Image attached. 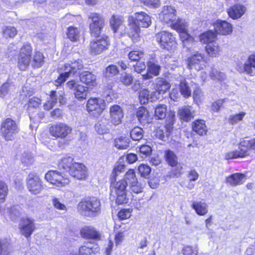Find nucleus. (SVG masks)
Segmentation results:
<instances>
[{"instance_id": "5fc2aeb1", "label": "nucleus", "mask_w": 255, "mask_h": 255, "mask_svg": "<svg viewBox=\"0 0 255 255\" xmlns=\"http://www.w3.org/2000/svg\"><path fill=\"white\" fill-rule=\"evenodd\" d=\"M125 165L123 163L117 162L114 166L112 171V179L116 181L117 176L121 173L124 172L125 169Z\"/></svg>"}, {"instance_id": "f03ea898", "label": "nucleus", "mask_w": 255, "mask_h": 255, "mask_svg": "<svg viewBox=\"0 0 255 255\" xmlns=\"http://www.w3.org/2000/svg\"><path fill=\"white\" fill-rule=\"evenodd\" d=\"M238 150L226 152L224 158L226 160L245 158L250 155L251 151L255 152V137L249 139H242L237 144Z\"/></svg>"}, {"instance_id": "c85d7f7f", "label": "nucleus", "mask_w": 255, "mask_h": 255, "mask_svg": "<svg viewBox=\"0 0 255 255\" xmlns=\"http://www.w3.org/2000/svg\"><path fill=\"white\" fill-rule=\"evenodd\" d=\"M253 69H255V53L248 56L247 62L243 65V72L250 76L255 75Z\"/></svg>"}, {"instance_id": "a19ab883", "label": "nucleus", "mask_w": 255, "mask_h": 255, "mask_svg": "<svg viewBox=\"0 0 255 255\" xmlns=\"http://www.w3.org/2000/svg\"><path fill=\"white\" fill-rule=\"evenodd\" d=\"M129 144L128 139L126 136H120L115 139V146L118 149H127L129 147Z\"/></svg>"}, {"instance_id": "7ed1b4c3", "label": "nucleus", "mask_w": 255, "mask_h": 255, "mask_svg": "<svg viewBox=\"0 0 255 255\" xmlns=\"http://www.w3.org/2000/svg\"><path fill=\"white\" fill-rule=\"evenodd\" d=\"M176 120L175 112L169 111L164 123H160L154 129L155 136L164 141L168 140L173 132Z\"/></svg>"}, {"instance_id": "09e8293b", "label": "nucleus", "mask_w": 255, "mask_h": 255, "mask_svg": "<svg viewBox=\"0 0 255 255\" xmlns=\"http://www.w3.org/2000/svg\"><path fill=\"white\" fill-rule=\"evenodd\" d=\"M143 129L139 127H134L130 131V137L133 140H139L143 137Z\"/></svg>"}, {"instance_id": "7c9ffc66", "label": "nucleus", "mask_w": 255, "mask_h": 255, "mask_svg": "<svg viewBox=\"0 0 255 255\" xmlns=\"http://www.w3.org/2000/svg\"><path fill=\"white\" fill-rule=\"evenodd\" d=\"M191 208L199 216H204L208 212L207 204L202 201H193Z\"/></svg>"}, {"instance_id": "1a4fd4ad", "label": "nucleus", "mask_w": 255, "mask_h": 255, "mask_svg": "<svg viewBox=\"0 0 255 255\" xmlns=\"http://www.w3.org/2000/svg\"><path fill=\"white\" fill-rule=\"evenodd\" d=\"M50 135L55 139H65L72 133V128L63 122L50 125L48 128Z\"/></svg>"}, {"instance_id": "a878e982", "label": "nucleus", "mask_w": 255, "mask_h": 255, "mask_svg": "<svg viewBox=\"0 0 255 255\" xmlns=\"http://www.w3.org/2000/svg\"><path fill=\"white\" fill-rule=\"evenodd\" d=\"M128 25L129 28L127 30L126 33L134 43L138 41L140 38V27L131 20L128 21Z\"/></svg>"}, {"instance_id": "f704fd0d", "label": "nucleus", "mask_w": 255, "mask_h": 255, "mask_svg": "<svg viewBox=\"0 0 255 255\" xmlns=\"http://www.w3.org/2000/svg\"><path fill=\"white\" fill-rule=\"evenodd\" d=\"M67 37L71 42L78 41L80 37V31L78 27L70 26L67 27L66 32Z\"/></svg>"}, {"instance_id": "b1692460", "label": "nucleus", "mask_w": 255, "mask_h": 255, "mask_svg": "<svg viewBox=\"0 0 255 255\" xmlns=\"http://www.w3.org/2000/svg\"><path fill=\"white\" fill-rule=\"evenodd\" d=\"M192 131L199 136L206 135L208 132V128L206 122L203 119H196L191 123Z\"/></svg>"}, {"instance_id": "2eb2a0df", "label": "nucleus", "mask_w": 255, "mask_h": 255, "mask_svg": "<svg viewBox=\"0 0 255 255\" xmlns=\"http://www.w3.org/2000/svg\"><path fill=\"white\" fill-rule=\"evenodd\" d=\"M68 88L73 91L75 98L79 101L87 99L88 96V87L78 83L76 80L72 79L67 82Z\"/></svg>"}, {"instance_id": "5701e85b", "label": "nucleus", "mask_w": 255, "mask_h": 255, "mask_svg": "<svg viewBox=\"0 0 255 255\" xmlns=\"http://www.w3.org/2000/svg\"><path fill=\"white\" fill-rule=\"evenodd\" d=\"M79 76L80 81L88 88H93L97 85L96 76L92 72L84 71L80 73Z\"/></svg>"}, {"instance_id": "2f4dec72", "label": "nucleus", "mask_w": 255, "mask_h": 255, "mask_svg": "<svg viewBox=\"0 0 255 255\" xmlns=\"http://www.w3.org/2000/svg\"><path fill=\"white\" fill-rule=\"evenodd\" d=\"M75 163L73 158L70 156H66L58 162V167L60 170H63L68 173L69 170H70L71 168Z\"/></svg>"}, {"instance_id": "393cba45", "label": "nucleus", "mask_w": 255, "mask_h": 255, "mask_svg": "<svg viewBox=\"0 0 255 255\" xmlns=\"http://www.w3.org/2000/svg\"><path fill=\"white\" fill-rule=\"evenodd\" d=\"M247 179L246 174L237 172L233 173L226 178L225 182L231 186H237L244 184Z\"/></svg>"}, {"instance_id": "e2e57ef3", "label": "nucleus", "mask_w": 255, "mask_h": 255, "mask_svg": "<svg viewBox=\"0 0 255 255\" xmlns=\"http://www.w3.org/2000/svg\"><path fill=\"white\" fill-rule=\"evenodd\" d=\"M17 33L16 28L13 26H6L3 30V34L6 37L13 38Z\"/></svg>"}, {"instance_id": "6e6552de", "label": "nucleus", "mask_w": 255, "mask_h": 255, "mask_svg": "<svg viewBox=\"0 0 255 255\" xmlns=\"http://www.w3.org/2000/svg\"><path fill=\"white\" fill-rule=\"evenodd\" d=\"M127 181L121 179L114 182L111 186V193L114 192L116 195L115 201L117 205L126 204L128 202V198L127 197Z\"/></svg>"}, {"instance_id": "f8f14e48", "label": "nucleus", "mask_w": 255, "mask_h": 255, "mask_svg": "<svg viewBox=\"0 0 255 255\" xmlns=\"http://www.w3.org/2000/svg\"><path fill=\"white\" fill-rule=\"evenodd\" d=\"M26 185L28 190L33 195L40 194L44 189L43 181L36 173L29 174Z\"/></svg>"}, {"instance_id": "49530a36", "label": "nucleus", "mask_w": 255, "mask_h": 255, "mask_svg": "<svg viewBox=\"0 0 255 255\" xmlns=\"http://www.w3.org/2000/svg\"><path fill=\"white\" fill-rule=\"evenodd\" d=\"M93 248L89 246V243L86 242L80 246L78 249V255H94Z\"/></svg>"}, {"instance_id": "6e6d98bb", "label": "nucleus", "mask_w": 255, "mask_h": 255, "mask_svg": "<svg viewBox=\"0 0 255 255\" xmlns=\"http://www.w3.org/2000/svg\"><path fill=\"white\" fill-rule=\"evenodd\" d=\"M132 212V209L131 208L122 209L117 214L118 219L121 221L128 219L131 217Z\"/></svg>"}, {"instance_id": "bb28decb", "label": "nucleus", "mask_w": 255, "mask_h": 255, "mask_svg": "<svg viewBox=\"0 0 255 255\" xmlns=\"http://www.w3.org/2000/svg\"><path fill=\"white\" fill-rule=\"evenodd\" d=\"M245 11L246 7L239 3L232 5L227 10L229 16L233 19L240 18L245 13Z\"/></svg>"}, {"instance_id": "774afa93", "label": "nucleus", "mask_w": 255, "mask_h": 255, "mask_svg": "<svg viewBox=\"0 0 255 255\" xmlns=\"http://www.w3.org/2000/svg\"><path fill=\"white\" fill-rule=\"evenodd\" d=\"M140 3L144 5L153 8L159 6L160 2L159 0H138Z\"/></svg>"}, {"instance_id": "79ce46f5", "label": "nucleus", "mask_w": 255, "mask_h": 255, "mask_svg": "<svg viewBox=\"0 0 255 255\" xmlns=\"http://www.w3.org/2000/svg\"><path fill=\"white\" fill-rule=\"evenodd\" d=\"M179 91L185 98H188L191 96V90L185 81H182L179 84Z\"/></svg>"}, {"instance_id": "58836bf2", "label": "nucleus", "mask_w": 255, "mask_h": 255, "mask_svg": "<svg viewBox=\"0 0 255 255\" xmlns=\"http://www.w3.org/2000/svg\"><path fill=\"white\" fill-rule=\"evenodd\" d=\"M136 116L140 123H144L149 120V112L146 108L140 106L136 111Z\"/></svg>"}, {"instance_id": "864d4df0", "label": "nucleus", "mask_w": 255, "mask_h": 255, "mask_svg": "<svg viewBox=\"0 0 255 255\" xmlns=\"http://www.w3.org/2000/svg\"><path fill=\"white\" fill-rule=\"evenodd\" d=\"M210 78L217 81L222 82L226 78L225 74L216 69H212L210 73Z\"/></svg>"}, {"instance_id": "dca6fc26", "label": "nucleus", "mask_w": 255, "mask_h": 255, "mask_svg": "<svg viewBox=\"0 0 255 255\" xmlns=\"http://www.w3.org/2000/svg\"><path fill=\"white\" fill-rule=\"evenodd\" d=\"M68 173L71 177L77 180H86L88 177V169L81 162H76L74 163Z\"/></svg>"}, {"instance_id": "ddd939ff", "label": "nucleus", "mask_w": 255, "mask_h": 255, "mask_svg": "<svg viewBox=\"0 0 255 255\" xmlns=\"http://www.w3.org/2000/svg\"><path fill=\"white\" fill-rule=\"evenodd\" d=\"M86 107L89 114L100 115L106 109V104L100 98L90 97L87 101Z\"/></svg>"}, {"instance_id": "a211bd4d", "label": "nucleus", "mask_w": 255, "mask_h": 255, "mask_svg": "<svg viewBox=\"0 0 255 255\" xmlns=\"http://www.w3.org/2000/svg\"><path fill=\"white\" fill-rule=\"evenodd\" d=\"M212 25L217 35H229L233 32L232 24L226 20L217 19L212 23Z\"/></svg>"}, {"instance_id": "4c0bfd02", "label": "nucleus", "mask_w": 255, "mask_h": 255, "mask_svg": "<svg viewBox=\"0 0 255 255\" xmlns=\"http://www.w3.org/2000/svg\"><path fill=\"white\" fill-rule=\"evenodd\" d=\"M171 87L170 83L166 79L162 78H158L155 84V89L164 94L169 90Z\"/></svg>"}, {"instance_id": "de8ad7c7", "label": "nucleus", "mask_w": 255, "mask_h": 255, "mask_svg": "<svg viewBox=\"0 0 255 255\" xmlns=\"http://www.w3.org/2000/svg\"><path fill=\"white\" fill-rule=\"evenodd\" d=\"M119 73V70L118 67L114 64L108 65L105 69L104 71V76L106 77H113Z\"/></svg>"}, {"instance_id": "c9c22d12", "label": "nucleus", "mask_w": 255, "mask_h": 255, "mask_svg": "<svg viewBox=\"0 0 255 255\" xmlns=\"http://www.w3.org/2000/svg\"><path fill=\"white\" fill-rule=\"evenodd\" d=\"M167 113V107L165 104H158L154 109L153 116L157 120L165 118Z\"/></svg>"}, {"instance_id": "680f3d73", "label": "nucleus", "mask_w": 255, "mask_h": 255, "mask_svg": "<svg viewBox=\"0 0 255 255\" xmlns=\"http://www.w3.org/2000/svg\"><path fill=\"white\" fill-rule=\"evenodd\" d=\"M129 188L131 191L133 193L138 194L142 192L143 187L138 180L133 181L129 183Z\"/></svg>"}, {"instance_id": "0e129e2a", "label": "nucleus", "mask_w": 255, "mask_h": 255, "mask_svg": "<svg viewBox=\"0 0 255 255\" xmlns=\"http://www.w3.org/2000/svg\"><path fill=\"white\" fill-rule=\"evenodd\" d=\"M138 170L141 176L146 177L150 173L151 168L147 164H141L138 166Z\"/></svg>"}, {"instance_id": "423d86ee", "label": "nucleus", "mask_w": 255, "mask_h": 255, "mask_svg": "<svg viewBox=\"0 0 255 255\" xmlns=\"http://www.w3.org/2000/svg\"><path fill=\"white\" fill-rule=\"evenodd\" d=\"M156 41L160 48L168 51H173L177 47V41L173 34L167 31H161L155 35Z\"/></svg>"}, {"instance_id": "39448f33", "label": "nucleus", "mask_w": 255, "mask_h": 255, "mask_svg": "<svg viewBox=\"0 0 255 255\" xmlns=\"http://www.w3.org/2000/svg\"><path fill=\"white\" fill-rule=\"evenodd\" d=\"M78 208L82 212L96 216L100 212L101 202L96 197H85L78 203Z\"/></svg>"}, {"instance_id": "9b49d317", "label": "nucleus", "mask_w": 255, "mask_h": 255, "mask_svg": "<svg viewBox=\"0 0 255 255\" xmlns=\"http://www.w3.org/2000/svg\"><path fill=\"white\" fill-rule=\"evenodd\" d=\"M186 63L188 69L200 71L206 68L208 61L203 54L197 52L187 58Z\"/></svg>"}, {"instance_id": "f3484780", "label": "nucleus", "mask_w": 255, "mask_h": 255, "mask_svg": "<svg viewBox=\"0 0 255 255\" xmlns=\"http://www.w3.org/2000/svg\"><path fill=\"white\" fill-rule=\"evenodd\" d=\"M110 122L115 126L121 125L123 122L124 113L123 109L118 105L111 106L109 110Z\"/></svg>"}, {"instance_id": "a18cd8bd", "label": "nucleus", "mask_w": 255, "mask_h": 255, "mask_svg": "<svg viewBox=\"0 0 255 255\" xmlns=\"http://www.w3.org/2000/svg\"><path fill=\"white\" fill-rule=\"evenodd\" d=\"M178 34L180 39L183 43H193L195 41L193 36L189 33L187 27Z\"/></svg>"}, {"instance_id": "c756f323", "label": "nucleus", "mask_w": 255, "mask_h": 255, "mask_svg": "<svg viewBox=\"0 0 255 255\" xmlns=\"http://www.w3.org/2000/svg\"><path fill=\"white\" fill-rule=\"evenodd\" d=\"M65 69L69 68L67 72L69 74L73 75H76L78 71L81 70L84 68V65L82 60L78 59L71 62V63H66L64 65Z\"/></svg>"}, {"instance_id": "cd10ccee", "label": "nucleus", "mask_w": 255, "mask_h": 255, "mask_svg": "<svg viewBox=\"0 0 255 255\" xmlns=\"http://www.w3.org/2000/svg\"><path fill=\"white\" fill-rule=\"evenodd\" d=\"M215 30H208L199 35V41L202 44L207 45L216 42L218 39Z\"/></svg>"}, {"instance_id": "3c124183", "label": "nucleus", "mask_w": 255, "mask_h": 255, "mask_svg": "<svg viewBox=\"0 0 255 255\" xmlns=\"http://www.w3.org/2000/svg\"><path fill=\"white\" fill-rule=\"evenodd\" d=\"M170 26L172 29L176 30L178 33L187 27L186 23L182 22L181 19L180 18L176 19L175 21L171 23Z\"/></svg>"}, {"instance_id": "f257e3e1", "label": "nucleus", "mask_w": 255, "mask_h": 255, "mask_svg": "<svg viewBox=\"0 0 255 255\" xmlns=\"http://www.w3.org/2000/svg\"><path fill=\"white\" fill-rule=\"evenodd\" d=\"M90 21L89 28L90 35L96 39L91 40L89 44V52L92 55H98L108 49L110 45V41L108 36L103 35L99 38L105 24L103 16L98 12H91L88 17Z\"/></svg>"}, {"instance_id": "4468645a", "label": "nucleus", "mask_w": 255, "mask_h": 255, "mask_svg": "<svg viewBox=\"0 0 255 255\" xmlns=\"http://www.w3.org/2000/svg\"><path fill=\"white\" fill-rule=\"evenodd\" d=\"M18 228L21 235L26 239L31 238L36 229L34 220L29 217H22L20 219Z\"/></svg>"}, {"instance_id": "bf43d9fd", "label": "nucleus", "mask_w": 255, "mask_h": 255, "mask_svg": "<svg viewBox=\"0 0 255 255\" xmlns=\"http://www.w3.org/2000/svg\"><path fill=\"white\" fill-rule=\"evenodd\" d=\"M226 99H219L213 102L211 105V110L213 112H218L224 107Z\"/></svg>"}, {"instance_id": "0eeeda50", "label": "nucleus", "mask_w": 255, "mask_h": 255, "mask_svg": "<svg viewBox=\"0 0 255 255\" xmlns=\"http://www.w3.org/2000/svg\"><path fill=\"white\" fill-rule=\"evenodd\" d=\"M33 48L29 42L24 43L20 48L17 56V64L22 71L25 70L31 62Z\"/></svg>"}, {"instance_id": "37998d69", "label": "nucleus", "mask_w": 255, "mask_h": 255, "mask_svg": "<svg viewBox=\"0 0 255 255\" xmlns=\"http://www.w3.org/2000/svg\"><path fill=\"white\" fill-rule=\"evenodd\" d=\"M41 105V100L37 97L30 98L27 103V110L29 112L38 108Z\"/></svg>"}, {"instance_id": "69168bd1", "label": "nucleus", "mask_w": 255, "mask_h": 255, "mask_svg": "<svg viewBox=\"0 0 255 255\" xmlns=\"http://www.w3.org/2000/svg\"><path fill=\"white\" fill-rule=\"evenodd\" d=\"M69 76L70 74L67 72L61 73L55 80V85L57 87L60 86L66 81Z\"/></svg>"}, {"instance_id": "412c9836", "label": "nucleus", "mask_w": 255, "mask_h": 255, "mask_svg": "<svg viewBox=\"0 0 255 255\" xmlns=\"http://www.w3.org/2000/svg\"><path fill=\"white\" fill-rule=\"evenodd\" d=\"M177 115L181 122L188 123L194 118L195 113L191 106L186 105L178 108Z\"/></svg>"}, {"instance_id": "603ef678", "label": "nucleus", "mask_w": 255, "mask_h": 255, "mask_svg": "<svg viewBox=\"0 0 255 255\" xmlns=\"http://www.w3.org/2000/svg\"><path fill=\"white\" fill-rule=\"evenodd\" d=\"M147 70L154 76H157L159 74L161 67L152 61H148L147 62Z\"/></svg>"}, {"instance_id": "9d476101", "label": "nucleus", "mask_w": 255, "mask_h": 255, "mask_svg": "<svg viewBox=\"0 0 255 255\" xmlns=\"http://www.w3.org/2000/svg\"><path fill=\"white\" fill-rule=\"evenodd\" d=\"M45 180L50 184L58 188L66 186L70 183V179L63 173L56 170H50L44 176Z\"/></svg>"}, {"instance_id": "4d7b16f0", "label": "nucleus", "mask_w": 255, "mask_h": 255, "mask_svg": "<svg viewBox=\"0 0 255 255\" xmlns=\"http://www.w3.org/2000/svg\"><path fill=\"white\" fill-rule=\"evenodd\" d=\"M246 113L244 112L231 115L228 119V122L231 125H235L242 121Z\"/></svg>"}, {"instance_id": "473e14b6", "label": "nucleus", "mask_w": 255, "mask_h": 255, "mask_svg": "<svg viewBox=\"0 0 255 255\" xmlns=\"http://www.w3.org/2000/svg\"><path fill=\"white\" fill-rule=\"evenodd\" d=\"M124 22V18L123 16L118 15H112L109 20L110 25L115 33L118 31L119 28Z\"/></svg>"}, {"instance_id": "aec40b11", "label": "nucleus", "mask_w": 255, "mask_h": 255, "mask_svg": "<svg viewBox=\"0 0 255 255\" xmlns=\"http://www.w3.org/2000/svg\"><path fill=\"white\" fill-rule=\"evenodd\" d=\"M131 21L143 28H147L151 24L150 16L144 11L136 12L134 18L131 17Z\"/></svg>"}, {"instance_id": "c03bdc74", "label": "nucleus", "mask_w": 255, "mask_h": 255, "mask_svg": "<svg viewBox=\"0 0 255 255\" xmlns=\"http://www.w3.org/2000/svg\"><path fill=\"white\" fill-rule=\"evenodd\" d=\"M8 194L7 185L3 181L0 180V204L5 202Z\"/></svg>"}, {"instance_id": "13d9d810", "label": "nucleus", "mask_w": 255, "mask_h": 255, "mask_svg": "<svg viewBox=\"0 0 255 255\" xmlns=\"http://www.w3.org/2000/svg\"><path fill=\"white\" fill-rule=\"evenodd\" d=\"M150 92L147 89H143L138 92V98L141 104H146L150 99Z\"/></svg>"}, {"instance_id": "052dcab7", "label": "nucleus", "mask_w": 255, "mask_h": 255, "mask_svg": "<svg viewBox=\"0 0 255 255\" xmlns=\"http://www.w3.org/2000/svg\"><path fill=\"white\" fill-rule=\"evenodd\" d=\"M181 251L183 255H198L197 248L192 246H185Z\"/></svg>"}, {"instance_id": "ea45409f", "label": "nucleus", "mask_w": 255, "mask_h": 255, "mask_svg": "<svg viewBox=\"0 0 255 255\" xmlns=\"http://www.w3.org/2000/svg\"><path fill=\"white\" fill-rule=\"evenodd\" d=\"M164 156L165 160L170 166L175 167L177 165V157L173 151L170 149L166 150Z\"/></svg>"}, {"instance_id": "72a5a7b5", "label": "nucleus", "mask_w": 255, "mask_h": 255, "mask_svg": "<svg viewBox=\"0 0 255 255\" xmlns=\"http://www.w3.org/2000/svg\"><path fill=\"white\" fill-rule=\"evenodd\" d=\"M205 51L209 57H217L220 54L221 48L218 43L215 42L206 45Z\"/></svg>"}, {"instance_id": "338daca9", "label": "nucleus", "mask_w": 255, "mask_h": 255, "mask_svg": "<svg viewBox=\"0 0 255 255\" xmlns=\"http://www.w3.org/2000/svg\"><path fill=\"white\" fill-rule=\"evenodd\" d=\"M120 80L123 85L128 86L132 84L133 78L130 74L126 73L120 77Z\"/></svg>"}, {"instance_id": "20e7f679", "label": "nucleus", "mask_w": 255, "mask_h": 255, "mask_svg": "<svg viewBox=\"0 0 255 255\" xmlns=\"http://www.w3.org/2000/svg\"><path fill=\"white\" fill-rule=\"evenodd\" d=\"M0 131L1 136L6 141L15 139L20 128L16 122L10 118L3 120L1 123Z\"/></svg>"}, {"instance_id": "e433bc0d", "label": "nucleus", "mask_w": 255, "mask_h": 255, "mask_svg": "<svg viewBox=\"0 0 255 255\" xmlns=\"http://www.w3.org/2000/svg\"><path fill=\"white\" fill-rule=\"evenodd\" d=\"M45 57L42 52L39 50H35L34 55L31 59L32 61V66L34 68L41 67L44 63Z\"/></svg>"}, {"instance_id": "6ab92c4d", "label": "nucleus", "mask_w": 255, "mask_h": 255, "mask_svg": "<svg viewBox=\"0 0 255 255\" xmlns=\"http://www.w3.org/2000/svg\"><path fill=\"white\" fill-rule=\"evenodd\" d=\"M176 11L175 8L170 5L163 6L160 18L162 22L170 24L175 21L176 19Z\"/></svg>"}, {"instance_id": "4be33fe9", "label": "nucleus", "mask_w": 255, "mask_h": 255, "mask_svg": "<svg viewBox=\"0 0 255 255\" xmlns=\"http://www.w3.org/2000/svg\"><path fill=\"white\" fill-rule=\"evenodd\" d=\"M81 236L85 239L100 240L101 234L97 230L92 226H84L80 232Z\"/></svg>"}, {"instance_id": "8fccbe9b", "label": "nucleus", "mask_w": 255, "mask_h": 255, "mask_svg": "<svg viewBox=\"0 0 255 255\" xmlns=\"http://www.w3.org/2000/svg\"><path fill=\"white\" fill-rule=\"evenodd\" d=\"M144 54L142 50L133 49L128 54V58L131 62H138Z\"/></svg>"}]
</instances>
